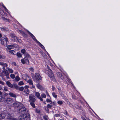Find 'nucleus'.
<instances>
[{
  "instance_id": "f257e3e1",
  "label": "nucleus",
  "mask_w": 120,
  "mask_h": 120,
  "mask_svg": "<svg viewBox=\"0 0 120 120\" xmlns=\"http://www.w3.org/2000/svg\"><path fill=\"white\" fill-rule=\"evenodd\" d=\"M30 58V56L29 54H26L25 58L21 60L22 63L23 64H29V60Z\"/></svg>"
},
{
  "instance_id": "f03ea898",
  "label": "nucleus",
  "mask_w": 120,
  "mask_h": 120,
  "mask_svg": "<svg viewBox=\"0 0 120 120\" xmlns=\"http://www.w3.org/2000/svg\"><path fill=\"white\" fill-rule=\"evenodd\" d=\"M19 106L18 108V112L20 113H23L26 111V109L22 104H19Z\"/></svg>"
},
{
  "instance_id": "7ed1b4c3",
  "label": "nucleus",
  "mask_w": 120,
  "mask_h": 120,
  "mask_svg": "<svg viewBox=\"0 0 120 120\" xmlns=\"http://www.w3.org/2000/svg\"><path fill=\"white\" fill-rule=\"evenodd\" d=\"M10 36L11 38V39L14 41H18L21 43V40L16 36L14 34H11L10 35Z\"/></svg>"
},
{
  "instance_id": "20e7f679",
  "label": "nucleus",
  "mask_w": 120,
  "mask_h": 120,
  "mask_svg": "<svg viewBox=\"0 0 120 120\" xmlns=\"http://www.w3.org/2000/svg\"><path fill=\"white\" fill-rule=\"evenodd\" d=\"M46 66L47 67L49 71L48 72V76L50 78L51 80L53 81H55V79L53 76V75L51 70L50 69L49 67L48 66V65H46Z\"/></svg>"
},
{
  "instance_id": "39448f33",
  "label": "nucleus",
  "mask_w": 120,
  "mask_h": 120,
  "mask_svg": "<svg viewBox=\"0 0 120 120\" xmlns=\"http://www.w3.org/2000/svg\"><path fill=\"white\" fill-rule=\"evenodd\" d=\"M36 97L33 94H30L29 96V102H35L36 101Z\"/></svg>"
},
{
  "instance_id": "423d86ee",
  "label": "nucleus",
  "mask_w": 120,
  "mask_h": 120,
  "mask_svg": "<svg viewBox=\"0 0 120 120\" xmlns=\"http://www.w3.org/2000/svg\"><path fill=\"white\" fill-rule=\"evenodd\" d=\"M1 44L3 45L6 46L7 45V42L8 41V39L7 38H2L0 39Z\"/></svg>"
},
{
  "instance_id": "0eeeda50",
  "label": "nucleus",
  "mask_w": 120,
  "mask_h": 120,
  "mask_svg": "<svg viewBox=\"0 0 120 120\" xmlns=\"http://www.w3.org/2000/svg\"><path fill=\"white\" fill-rule=\"evenodd\" d=\"M14 101L13 99L11 98H7L4 100V102L7 104H10Z\"/></svg>"
},
{
  "instance_id": "6e6552de",
  "label": "nucleus",
  "mask_w": 120,
  "mask_h": 120,
  "mask_svg": "<svg viewBox=\"0 0 120 120\" xmlns=\"http://www.w3.org/2000/svg\"><path fill=\"white\" fill-rule=\"evenodd\" d=\"M29 88V86H26L24 87V90L23 91L25 94V95H28L30 91L28 89V88Z\"/></svg>"
},
{
  "instance_id": "1a4fd4ad",
  "label": "nucleus",
  "mask_w": 120,
  "mask_h": 120,
  "mask_svg": "<svg viewBox=\"0 0 120 120\" xmlns=\"http://www.w3.org/2000/svg\"><path fill=\"white\" fill-rule=\"evenodd\" d=\"M6 116H7V118L6 119L7 120H14L16 119L13 118L12 115L10 114H7Z\"/></svg>"
},
{
  "instance_id": "9d476101",
  "label": "nucleus",
  "mask_w": 120,
  "mask_h": 120,
  "mask_svg": "<svg viewBox=\"0 0 120 120\" xmlns=\"http://www.w3.org/2000/svg\"><path fill=\"white\" fill-rule=\"evenodd\" d=\"M27 117V116L26 114L20 115L19 117L20 120H24Z\"/></svg>"
},
{
  "instance_id": "9b49d317",
  "label": "nucleus",
  "mask_w": 120,
  "mask_h": 120,
  "mask_svg": "<svg viewBox=\"0 0 120 120\" xmlns=\"http://www.w3.org/2000/svg\"><path fill=\"white\" fill-rule=\"evenodd\" d=\"M27 31L28 34L37 43L38 42V41L36 39L35 37L32 34L30 33L29 31L28 30H27Z\"/></svg>"
},
{
  "instance_id": "f8f14e48",
  "label": "nucleus",
  "mask_w": 120,
  "mask_h": 120,
  "mask_svg": "<svg viewBox=\"0 0 120 120\" xmlns=\"http://www.w3.org/2000/svg\"><path fill=\"white\" fill-rule=\"evenodd\" d=\"M2 73L4 75L6 76L7 78L9 77L8 76L9 75V73L7 70H5L4 71H3Z\"/></svg>"
},
{
  "instance_id": "ddd939ff",
  "label": "nucleus",
  "mask_w": 120,
  "mask_h": 120,
  "mask_svg": "<svg viewBox=\"0 0 120 120\" xmlns=\"http://www.w3.org/2000/svg\"><path fill=\"white\" fill-rule=\"evenodd\" d=\"M40 94L39 92H35V96L38 98L41 101H43V99L42 98L40 97Z\"/></svg>"
},
{
  "instance_id": "4468645a",
  "label": "nucleus",
  "mask_w": 120,
  "mask_h": 120,
  "mask_svg": "<svg viewBox=\"0 0 120 120\" xmlns=\"http://www.w3.org/2000/svg\"><path fill=\"white\" fill-rule=\"evenodd\" d=\"M35 76L36 79L38 80H41L42 79L40 74L38 73L35 74Z\"/></svg>"
},
{
  "instance_id": "2eb2a0df",
  "label": "nucleus",
  "mask_w": 120,
  "mask_h": 120,
  "mask_svg": "<svg viewBox=\"0 0 120 120\" xmlns=\"http://www.w3.org/2000/svg\"><path fill=\"white\" fill-rule=\"evenodd\" d=\"M57 76L59 78H60L61 79H63L64 77L62 75V74L60 72H57Z\"/></svg>"
},
{
  "instance_id": "dca6fc26",
  "label": "nucleus",
  "mask_w": 120,
  "mask_h": 120,
  "mask_svg": "<svg viewBox=\"0 0 120 120\" xmlns=\"http://www.w3.org/2000/svg\"><path fill=\"white\" fill-rule=\"evenodd\" d=\"M1 30L2 31H8V29L5 27L2 26L0 27Z\"/></svg>"
},
{
  "instance_id": "f3484780",
  "label": "nucleus",
  "mask_w": 120,
  "mask_h": 120,
  "mask_svg": "<svg viewBox=\"0 0 120 120\" xmlns=\"http://www.w3.org/2000/svg\"><path fill=\"white\" fill-rule=\"evenodd\" d=\"M6 83L7 85L9 87L11 88H12L13 87V85L11 84L10 82L8 81H7L6 82Z\"/></svg>"
},
{
  "instance_id": "a211bd4d",
  "label": "nucleus",
  "mask_w": 120,
  "mask_h": 120,
  "mask_svg": "<svg viewBox=\"0 0 120 120\" xmlns=\"http://www.w3.org/2000/svg\"><path fill=\"white\" fill-rule=\"evenodd\" d=\"M8 95H10V97L13 98H16V94L12 92H10Z\"/></svg>"
},
{
  "instance_id": "6ab92c4d",
  "label": "nucleus",
  "mask_w": 120,
  "mask_h": 120,
  "mask_svg": "<svg viewBox=\"0 0 120 120\" xmlns=\"http://www.w3.org/2000/svg\"><path fill=\"white\" fill-rule=\"evenodd\" d=\"M19 104H21L18 102H16L13 103V105L14 106L17 107H19Z\"/></svg>"
},
{
  "instance_id": "aec40b11",
  "label": "nucleus",
  "mask_w": 120,
  "mask_h": 120,
  "mask_svg": "<svg viewBox=\"0 0 120 120\" xmlns=\"http://www.w3.org/2000/svg\"><path fill=\"white\" fill-rule=\"evenodd\" d=\"M6 115L5 114L1 113L0 114V119H1L5 118Z\"/></svg>"
},
{
  "instance_id": "412c9836",
  "label": "nucleus",
  "mask_w": 120,
  "mask_h": 120,
  "mask_svg": "<svg viewBox=\"0 0 120 120\" xmlns=\"http://www.w3.org/2000/svg\"><path fill=\"white\" fill-rule=\"evenodd\" d=\"M38 88L41 90H42L43 89V87L40 85V84L38 83L37 85Z\"/></svg>"
},
{
  "instance_id": "4be33fe9",
  "label": "nucleus",
  "mask_w": 120,
  "mask_h": 120,
  "mask_svg": "<svg viewBox=\"0 0 120 120\" xmlns=\"http://www.w3.org/2000/svg\"><path fill=\"white\" fill-rule=\"evenodd\" d=\"M5 97L3 95L0 96V102H2L4 100Z\"/></svg>"
},
{
  "instance_id": "5701e85b",
  "label": "nucleus",
  "mask_w": 120,
  "mask_h": 120,
  "mask_svg": "<svg viewBox=\"0 0 120 120\" xmlns=\"http://www.w3.org/2000/svg\"><path fill=\"white\" fill-rule=\"evenodd\" d=\"M6 69H7L9 73H13V70L9 68L8 67H7L6 68Z\"/></svg>"
},
{
  "instance_id": "b1692460",
  "label": "nucleus",
  "mask_w": 120,
  "mask_h": 120,
  "mask_svg": "<svg viewBox=\"0 0 120 120\" xmlns=\"http://www.w3.org/2000/svg\"><path fill=\"white\" fill-rule=\"evenodd\" d=\"M9 52L13 55H15L16 53V52L15 51L10 49L8 51Z\"/></svg>"
},
{
  "instance_id": "393cba45",
  "label": "nucleus",
  "mask_w": 120,
  "mask_h": 120,
  "mask_svg": "<svg viewBox=\"0 0 120 120\" xmlns=\"http://www.w3.org/2000/svg\"><path fill=\"white\" fill-rule=\"evenodd\" d=\"M43 49H45V47L44 46L39 42H38L37 43Z\"/></svg>"
},
{
  "instance_id": "a878e982",
  "label": "nucleus",
  "mask_w": 120,
  "mask_h": 120,
  "mask_svg": "<svg viewBox=\"0 0 120 120\" xmlns=\"http://www.w3.org/2000/svg\"><path fill=\"white\" fill-rule=\"evenodd\" d=\"M27 82L30 85H33V84L32 81L31 79L28 80L27 81Z\"/></svg>"
},
{
  "instance_id": "bb28decb",
  "label": "nucleus",
  "mask_w": 120,
  "mask_h": 120,
  "mask_svg": "<svg viewBox=\"0 0 120 120\" xmlns=\"http://www.w3.org/2000/svg\"><path fill=\"white\" fill-rule=\"evenodd\" d=\"M7 48L10 49H12L13 48V45H7L6 46Z\"/></svg>"
},
{
  "instance_id": "cd10ccee",
  "label": "nucleus",
  "mask_w": 120,
  "mask_h": 120,
  "mask_svg": "<svg viewBox=\"0 0 120 120\" xmlns=\"http://www.w3.org/2000/svg\"><path fill=\"white\" fill-rule=\"evenodd\" d=\"M21 52L23 54H25V55L27 54V53H26V50L24 49H23L21 50Z\"/></svg>"
},
{
  "instance_id": "c85d7f7f",
  "label": "nucleus",
  "mask_w": 120,
  "mask_h": 120,
  "mask_svg": "<svg viewBox=\"0 0 120 120\" xmlns=\"http://www.w3.org/2000/svg\"><path fill=\"white\" fill-rule=\"evenodd\" d=\"M52 94L53 97H54L55 98H57V95L54 92H52Z\"/></svg>"
},
{
  "instance_id": "c756f323",
  "label": "nucleus",
  "mask_w": 120,
  "mask_h": 120,
  "mask_svg": "<svg viewBox=\"0 0 120 120\" xmlns=\"http://www.w3.org/2000/svg\"><path fill=\"white\" fill-rule=\"evenodd\" d=\"M5 58V56L3 55L0 54V59H4Z\"/></svg>"
},
{
  "instance_id": "7c9ffc66",
  "label": "nucleus",
  "mask_w": 120,
  "mask_h": 120,
  "mask_svg": "<svg viewBox=\"0 0 120 120\" xmlns=\"http://www.w3.org/2000/svg\"><path fill=\"white\" fill-rule=\"evenodd\" d=\"M30 104L31 105L33 108H35V104L34 103V102H30Z\"/></svg>"
},
{
  "instance_id": "2f4dec72",
  "label": "nucleus",
  "mask_w": 120,
  "mask_h": 120,
  "mask_svg": "<svg viewBox=\"0 0 120 120\" xmlns=\"http://www.w3.org/2000/svg\"><path fill=\"white\" fill-rule=\"evenodd\" d=\"M24 89V88L23 86H22L20 87H19L18 89V90H20L21 91H23Z\"/></svg>"
},
{
  "instance_id": "473e14b6",
  "label": "nucleus",
  "mask_w": 120,
  "mask_h": 120,
  "mask_svg": "<svg viewBox=\"0 0 120 120\" xmlns=\"http://www.w3.org/2000/svg\"><path fill=\"white\" fill-rule=\"evenodd\" d=\"M17 56L19 57H21L22 55L19 52H17L16 54Z\"/></svg>"
},
{
  "instance_id": "72a5a7b5",
  "label": "nucleus",
  "mask_w": 120,
  "mask_h": 120,
  "mask_svg": "<svg viewBox=\"0 0 120 120\" xmlns=\"http://www.w3.org/2000/svg\"><path fill=\"white\" fill-rule=\"evenodd\" d=\"M24 83L22 81H20L18 83V84L19 85L21 86L23 85Z\"/></svg>"
},
{
  "instance_id": "f704fd0d",
  "label": "nucleus",
  "mask_w": 120,
  "mask_h": 120,
  "mask_svg": "<svg viewBox=\"0 0 120 120\" xmlns=\"http://www.w3.org/2000/svg\"><path fill=\"white\" fill-rule=\"evenodd\" d=\"M14 86V88L17 90H18L19 87L17 84H14L13 86Z\"/></svg>"
},
{
  "instance_id": "c9c22d12",
  "label": "nucleus",
  "mask_w": 120,
  "mask_h": 120,
  "mask_svg": "<svg viewBox=\"0 0 120 120\" xmlns=\"http://www.w3.org/2000/svg\"><path fill=\"white\" fill-rule=\"evenodd\" d=\"M10 76L11 78L13 79H14L15 77V75L13 74H12L10 75Z\"/></svg>"
},
{
  "instance_id": "e433bc0d",
  "label": "nucleus",
  "mask_w": 120,
  "mask_h": 120,
  "mask_svg": "<svg viewBox=\"0 0 120 120\" xmlns=\"http://www.w3.org/2000/svg\"><path fill=\"white\" fill-rule=\"evenodd\" d=\"M41 96L42 98H46V95L45 94H41Z\"/></svg>"
},
{
  "instance_id": "4c0bfd02",
  "label": "nucleus",
  "mask_w": 120,
  "mask_h": 120,
  "mask_svg": "<svg viewBox=\"0 0 120 120\" xmlns=\"http://www.w3.org/2000/svg\"><path fill=\"white\" fill-rule=\"evenodd\" d=\"M43 118L45 120H48L49 119L48 116L47 115H45L43 116Z\"/></svg>"
},
{
  "instance_id": "58836bf2",
  "label": "nucleus",
  "mask_w": 120,
  "mask_h": 120,
  "mask_svg": "<svg viewBox=\"0 0 120 120\" xmlns=\"http://www.w3.org/2000/svg\"><path fill=\"white\" fill-rule=\"evenodd\" d=\"M15 79L17 81H18L20 80V78L18 76H17L15 77Z\"/></svg>"
},
{
  "instance_id": "ea45409f",
  "label": "nucleus",
  "mask_w": 120,
  "mask_h": 120,
  "mask_svg": "<svg viewBox=\"0 0 120 120\" xmlns=\"http://www.w3.org/2000/svg\"><path fill=\"white\" fill-rule=\"evenodd\" d=\"M52 106V105H50L49 104H48L47 105V107L48 108L51 109Z\"/></svg>"
},
{
  "instance_id": "a19ab883",
  "label": "nucleus",
  "mask_w": 120,
  "mask_h": 120,
  "mask_svg": "<svg viewBox=\"0 0 120 120\" xmlns=\"http://www.w3.org/2000/svg\"><path fill=\"white\" fill-rule=\"evenodd\" d=\"M57 103L60 105H62L63 104V102L62 101H57Z\"/></svg>"
},
{
  "instance_id": "79ce46f5",
  "label": "nucleus",
  "mask_w": 120,
  "mask_h": 120,
  "mask_svg": "<svg viewBox=\"0 0 120 120\" xmlns=\"http://www.w3.org/2000/svg\"><path fill=\"white\" fill-rule=\"evenodd\" d=\"M13 48L15 47V48H17L18 47V45L16 44H14L13 45Z\"/></svg>"
},
{
  "instance_id": "37998d69",
  "label": "nucleus",
  "mask_w": 120,
  "mask_h": 120,
  "mask_svg": "<svg viewBox=\"0 0 120 120\" xmlns=\"http://www.w3.org/2000/svg\"><path fill=\"white\" fill-rule=\"evenodd\" d=\"M64 113L65 115L67 116H68V113L67 111L66 110L64 111Z\"/></svg>"
},
{
  "instance_id": "c03bdc74",
  "label": "nucleus",
  "mask_w": 120,
  "mask_h": 120,
  "mask_svg": "<svg viewBox=\"0 0 120 120\" xmlns=\"http://www.w3.org/2000/svg\"><path fill=\"white\" fill-rule=\"evenodd\" d=\"M22 35L24 37H27V35L26 34L23 32V33H22Z\"/></svg>"
},
{
  "instance_id": "a18cd8bd",
  "label": "nucleus",
  "mask_w": 120,
  "mask_h": 120,
  "mask_svg": "<svg viewBox=\"0 0 120 120\" xmlns=\"http://www.w3.org/2000/svg\"><path fill=\"white\" fill-rule=\"evenodd\" d=\"M4 90L5 91H7L8 90V88L7 87H4Z\"/></svg>"
},
{
  "instance_id": "49530a36",
  "label": "nucleus",
  "mask_w": 120,
  "mask_h": 120,
  "mask_svg": "<svg viewBox=\"0 0 120 120\" xmlns=\"http://www.w3.org/2000/svg\"><path fill=\"white\" fill-rule=\"evenodd\" d=\"M36 112L38 113H39L40 112V110H39L37 109H36Z\"/></svg>"
},
{
  "instance_id": "de8ad7c7",
  "label": "nucleus",
  "mask_w": 120,
  "mask_h": 120,
  "mask_svg": "<svg viewBox=\"0 0 120 120\" xmlns=\"http://www.w3.org/2000/svg\"><path fill=\"white\" fill-rule=\"evenodd\" d=\"M46 101L47 102H51V101L49 99H47L46 100Z\"/></svg>"
},
{
  "instance_id": "09e8293b",
  "label": "nucleus",
  "mask_w": 120,
  "mask_h": 120,
  "mask_svg": "<svg viewBox=\"0 0 120 120\" xmlns=\"http://www.w3.org/2000/svg\"><path fill=\"white\" fill-rule=\"evenodd\" d=\"M18 32L19 33H20L21 34H22V33H23V32L22 31L20 30H18Z\"/></svg>"
},
{
  "instance_id": "8fccbe9b",
  "label": "nucleus",
  "mask_w": 120,
  "mask_h": 120,
  "mask_svg": "<svg viewBox=\"0 0 120 120\" xmlns=\"http://www.w3.org/2000/svg\"><path fill=\"white\" fill-rule=\"evenodd\" d=\"M0 84L4 85V83L2 81L0 80Z\"/></svg>"
},
{
  "instance_id": "3c124183",
  "label": "nucleus",
  "mask_w": 120,
  "mask_h": 120,
  "mask_svg": "<svg viewBox=\"0 0 120 120\" xmlns=\"http://www.w3.org/2000/svg\"><path fill=\"white\" fill-rule=\"evenodd\" d=\"M29 69L30 71H32L33 72V71L34 69L33 68H30Z\"/></svg>"
},
{
  "instance_id": "603ef678",
  "label": "nucleus",
  "mask_w": 120,
  "mask_h": 120,
  "mask_svg": "<svg viewBox=\"0 0 120 120\" xmlns=\"http://www.w3.org/2000/svg\"><path fill=\"white\" fill-rule=\"evenodd\" d=\"M8 66L7 64L6 63H4L3 65V67H7Z\"/></svg>"
},
{
  "instance_id": "864d4df0",
  "label": "nucleus",
  "mask_w": 120,
  "mask_h": 120,
  "mask_svg": "<svg viewBox=\"0 0 120 120\" xmlns=\"http://www.w3.org/2000/svg\"><path fill=\"white\" fill-rule=\"evenodd\" d=\"M55 89V87L53 86H52V90L53 91H54Z\"/></svg>"
},
{
  "instance_id": "5fc2aeb1",
  "label": "nucleus",
  "mask_w": 120,
  "mask_h": 120,
  "mask_svg": "<svg viewBox=\"0 0 120 120\" xmlns=\"http://www.w3.org/2000/svg\"><path fill=\"white\" fill-rule=\"evenodd\" d=\"M4 63H3V62H0V65H2V66H3Z\"/></svg>"
},
{
  "instance_id": "6e6d98bb",
  "label": "nucleus",
  "mask_w": 120,
  "mask_h": 120,
  "mask_svg": "<svg viewBox=\"0 0 120 120\" xmlns=\"http://www.w3.org/2000/svg\"><path fill=\"white\" fill-rule=\"evenodd\" d=\"M55 116H56V117H58L60 115L59 114H56L55 115Z\"/></svg>"
},
{
  "instance_id": "4d7b16f0",
  "label": "nucleus",
  "mask_w": 120,
  "mask_h": 120,
  "mask_svg": "<svg viewBox=\"0 0 120 120\" xmlns=\"http://www.w3.org/2000/svg\"><path fill=\"white\" fill-rule=\"evenodd\" d=\"M50 102V105H53L54 104V102H52V101H51V102Z\"/></svg>"
},
{
  "instance_id": "13d9d810",
  "label": "nucleus",
  "mask_w": 120,
  "mask_h": 120,
  "mask_svg": "<svg viewBox=\"0 0 120 120\" xmlns=\"http://www.w3.org/2000/svg\"><path fill=\"white\" fill-rule=\"evenodd\" d=\"M12 64H13L15 65H16V63L15 62H13L12 63Z\"/></svg>"
},
{
  "instance_id": "bf43d9fd",
  "label": "nucleus",
  "mask_w": 120,
  "mask_h": 120,
  "mask_svg": "<svg viewBox=\"0 0 120 120\" xmlns=\"http://www.w3.org/2000/svg\"><path fill=\"white\" fill-rule=\"evenodd\" d=\"M5 67H3V68H3V71H4L5 70H6V69H5Z\"/></svg>"
},
{
  "instance_id": "052dcab7",
  "label": "nucleus",
  "mask_w": 120,
  "mask_h": 120,
  "mask_svg": "<svg viewBox=\"0 0 120 120\" xmlns=\"http://www.w3.org/2000/svg\"><path fill=\"white\" fill-rule=\"evenodd\" d=\"M46 94L47 95V96H50L49 95L48 92H47L46 91Z\"/></svg>"
},
{
  "instance_id": "680f3d73",
  "label": "nucleus",
  "mask_w": 120,
  "mask_h": 120,
  "mask_svg": "<svg viewBox=\"0 0 120 120\" xmlns=\"http://www.w3.org/2000/svg\"><path fill=\"white\" fill-rule=\"evenodd\" d=\"M32 85V87L34 88H35V86H34L33 85Z\"/></svg>"
},
{
  "instance_id": "e2e57ef3",
  "label": "nucleus",
  "mask_w": 120,
  "mask_h": 120,
  "mask_svg": "<svg viewBox=\"0 0 120 120\" xmlns=\"http://www.w3.org/2000/svg\"><path fill=\"white\" fill-rule=\"evenodd\" d=\"M2 93L0 91V96H2Z\"/></svg>"
},
{
  "instance_id": "0e129e2a",
  "label": "nucleus",
  "mask_w": 120,
  "mask_h": 120,
  "mask_svg": "<svg viewBox=\"0 0 120 120\" xmlns=\"http://www.w3.org/2000/svg\"><path fill=\"white\" fill-rule=\"evenodd\" d=\"M2 37V34L0 33V38H1Z\"/></svg>"
},
{
  "instance_id": "69168bd1",
  "label": "nucleus",
  "mask_w": 120,
  "mask_h": 120,
  "mask_svg": "<svg viewBox=\"0 0 120 120\" xmlns=\"http://www.w3.org/2000/svg\"><path fill=\"white\" fill-rule=\"evenodd\" d=\"M73 120H78L76 118H74L73 119Z\"/></svg>"
},
{
  "instance_id": "338daca9",
  "label": "nucleus",
  "mask_w": 120,
  "mask_h": 120,
  "mask_svg": "<svg viewBox=\"0 0 120 120\" xmlns=\"http://www.w3.org/2000/svg\"><path fill=\"white\" fill-rule=\"evenodd\" d=\"M3 7H4V8L5 9H6V10H7V9L6 8V7H5L4 6H3Z\"/></svg>"
},
{
  "instance_id": "774afa93",
  "label": "nucleus",
  "mask_w": 120,
  "mask_h": 120,
  "mask_svg": "<svg viewBox=\"0 0 120 120\" xmlns=\"http://www.w3.org/2000/svg\"><path fill=\"white\" fill-rule=\"evenodd\" d=\"M61 96H62V97H64V94H62L61 95Z\"/></svg>"
}]
</instances>
